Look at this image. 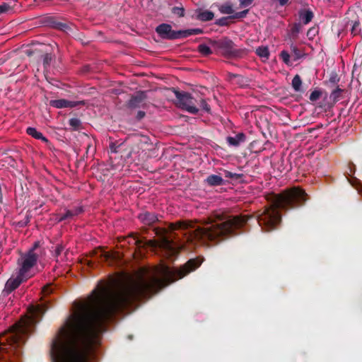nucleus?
<instances>
[{
    "instance_id": "1",
    "label": "nucleus",
    "mask_w": 362,
    "mask_h": 362,
    "mask_svg": "<svg viewBox=\"0 0 362 362\" xmlns=\"http://www.w3.org/2000/svg\"><path fill=\"white\" fill-rule=\"evenodd\" d=\"M173 281L167 267H156L112 296L109 284L101 281L92 291L89 301L78 303L58 329L50 347L52 362H89L94 346L106 329L105 324L116 313L134 302L151 298Z\"/></svg>"
},
{
    "instance_id": "2",
    "label": "nucleus",
    "mask_w": 362,
    "mask_h": 362,
    "mask_svg": "<svg viewBox=\"0 0 362 362\" xmlns=\"http://www.w3.org/2000/svg\"><path fill=\"white\" fill-rule=\"evenodd\" d=\"M250 217L247 215L225 216L223 214L216 215L214 218H209L204 226L194 228L190 222L178 221L170 223L168 229L155 228V234L158 236L162 245L166 250H173V242L167 235L168 230L173 232L176 230H187L185 233L187 242L194 245H216L230 237L240 233L242 228L248 221Z\"/></svg>"
},
{
    "instance_id": "3",
    "label": "nucleus",
    "mask_w": 362,
    "mask_h": 362,
    "mask_svg": "<svg viewBox=\"0 0 362 362\" xmlns=\"http://www.w3.org/2000/svg\"><path fill=\"white\" fill-rule=\"evenodd\" d=\"M308 199V194L299 187H293L273 194L270 204L257 212L259 226L264 231L277 229L281 223V211L298 209L303 206Z\"/></svg>"
},
{
    "instance_id": "4",
    "label": "nucleus",
    "mask_w": 362,
    "mask_h": 362,
    "mask_svg": "<svg viewBox=\"0 0 362 362\" xmlns=\"http://www.w3.org/2000/svg\"><path fill=\"white\" fill-rule=\"evenodd\" d=\"M48 308L44 303L30 305L28 308L30 315L21 318L20 321L9 328L6 341L11 348H17L23 344L28 335L35 327V325L46 313Z\"/></svg>"
},
{
    "instance_id": "5",
    "label": "nucleus",
    "mask_w": 362,
    "mask_h": 362,
    "mask_svg": "<svg viewBox=\"0 0 362 362\" xmlns=\"http://www.w3.org/2000/svg\"><path fill=\"white\" fill-rule=\"evenodd\" d=\"M341 92H311L309 99L312 103L324 108L330 107L338 100Z\"/></svg>"
},
{
    "instance_id": "6",
    "label": "nucleus",
    "mask_w": 362,
    "mask_h": 362,
    "mask_svg": "<svg viewBox=\"0 0 362 362\" xmlns=\"http://www.w3.org/2000/svg\"><path fill=\"white\" fill-rule=\"evenodd\" d=\"M176 95V105L180 108L191 113L199 112L198 100L194 98L189 92H174Z\"/></svg>"
},
{
    "instance_id": "7",
    "label": "nucleus",
    "mask_w": 362,
    "mask_h": 362,
    "mask_svg": "<svg viewBox=\"0 0 362 362\" xmlns=\"http://www.w3.org/2000/svg\"><path fill=\"white\" fill-rule=\"evenodd\" d=\"M156 31L163 39L176 40L182 38V30H173L172 26L167 23H162L157 26Z\"/></svg>"
},
{
    "instance_id": "8",
    "label": "nucleus",
    "mask_w": 362,
    "mask_h": 362,
    "mask_svg": "<svg viewBox=\"0 0 362 362\" xmlns=\"http://www.w3.org/2000/svg\"><path fill=\"white\" fill-rule=\"evenodd\" d=\"M126 107L131 110L146 107L147 95L145 92H137L136 95H132L129 100L126 103Z\"/></svg>"
},
{
    "instance_id": "9",
    "label": "nucleus",
    "mask_w": 362,
    "mask_h": 362,
    "mask_svg": "<svg viewBox=\"0 0 362 362\" xmlns=\"http://www.w3.org/2000/svg\"><path fill=\"white\" fill-rule=\"evenodd\" d=\"M201 265V262L197 259H190L183 264L175 274L174 278L180 279L190 272L196 270Z\"/></svg>"
},
{
    "instance_id": "10",
    "label": "nucleus",
    "mask_w": 362,
    "mask_h": 362,
    "mask_svg": "<svg viewBox=\"0 0 362 362\" xmlns=\"http://www.w3.org/2000/svg\"><path fill=\"white\" fill-rule=\"evenodd\" d=\"M37 255L30 250L22 257V267L20 269L21 275H25L36 263Z\"/></svg>"
},
{
    "instance_id": "11",
    "label": "nucleus",
    "mask_w": 362,
    "mask_h": 362,
    "mask_svg": "<svg viewBox=\"0 0 362 362\" xmlns=\"http://www.w3.org/2000/svg\"><path fill=\"white\" fill-rule=\"evenodd\" d=\"M219 11L223 14H233L231 18H243L246 16V15L248 13V10H244L243 11L236 12L235 13V11L233 8V6L230 3L227 2L225 4H221L218 8Z\"/></svg>"
},
{
    "instance_id": "12",
    "label": "nucleus",
    "mask_w": 362,
    "mask_h": 362,
    "mask_svg": "<svg viewBox=\"0 0 362 362\" xmlns=\"http://www.w3.org/2000/svg\"><path fill=\"white\" fill-rule=\"evenodd\" d=\"M25 275H21V272L19 275L16 277H10L6 282L4 293L6 294L11 293L13 290H15L17 287H18L21 283L23 281V276Z\"/></svg>"
},
{
    "instance_id": "13",
    "label": "nucleus",
    "mask_w": 362,
    "mask_h": 362,
    "mask_svg": "<svg viewBox=\"0 0 362 362\" xmlns=\"http://www.w3.org/2000/svg\"><path fill=\"white\" fill-rule=\"evenodd\" d=\"M138 218L143 225L148 226H153L158 221L157 214L148 211L140 213L138 215Z\"/></svg>"
},
{
    "instance_id": "14",
    "label": "nucleus",
    "mask_w": 362,
    "mask_h": 362,
    "mask_svg": "<svg viewBox=\"0 0 362 362\" xmlns=\"http://www.w3.org/2000/svg\"><path fill=\"white\" fill-rule=\"evenodd\" d=\"M85 102L83 100L81 101H70L65 99H59L51 100L49 102V105H52L57 108H63V107H74L77 105H84Z\"/></svg>"
},
{
    "instance_id": "15",
    "label": "nucleus",
    "mask_w": 362,
    "mask_h": 362,
    "mask_svg": "<svg viewBox=\"0 0 362 362\" xmlns=\"http://www.w3.org/2000/svg\"><path fill=\"white\" fill-rule=\"evenodd\" d=\"M83 212V206H76L74 209L66 210V211L64 214L59 216L57 221L62 222L66 219H71L74 217L81 214Z\"/></svg>"
},
{
    "instance_id": "16",
    "label": "nucleus",
    "mask_w": 362,
    "mask_h": 362,
    "mask_svg": "<svg viewBox=\"0 0 362 362\" xmlns=\"http://www.w3.org/2000/svg\"><path fill=\"white\" fill-rule=\"evenodd\" d=\"M195 14L196 19L204 22L211 21L214 17V14L212 11L201 8L196 10Z\"/></svg>"
},
{
    "instance_id": "17",
    "label": "nucleus",
    "mask_w": 362,
    "mask_h": 362,
    "mask_svg": "<svg viewBox=\"0 0 362 362\" xmlns=\"http://www.w3.org/2000/svg\"><path fill=\"white\" fill-rule=\"evenodd\" d=\"M204 182L211 187L221 186L225 184V181L222 176L216 175H211L208 176Z\"/></svg>"
},
{
    "instance_id": "18",
    "label": "nucleus",
    "mask_w": 362,
    "mask_h": 362,
    "mask_svg": "<svg viewBox=\"0 0 362 362\" xmlns=\"http://www.w3.org/2000/svg\"><path fill=\"white\" fill-rule=\"evenodd\" d=\"M245 140V135L243 132H239L234 136H228L227 141L229 145L233 146H238L241 143Z\"/></svg>"
},
{
    "instance_id": "19",
    "label": "nucleus",
    "mask_w": 362,
    "mask_h": 362,
    "mask_svg": "<svg viewBox=\"0 0 362 362\" xmlns=\"http://www.w3.org/2000/svg\"><path fill=\"white\" fill-rule=\"evenodd\" d=\"M26 132L28 134L36 139L41 140L45 143L49 141L48 139L43 135V134L40 132H38L35 127H28L26 129Z\"/></svg>"
},
{
    "instance_id": "20",
    "label": "nucleus",
    "mask_w": 362,
    "mask_h": 362,
    "mask_svg": "<svg viewBox=\"0 0 362 362\" xmlns=\"http://www.w3.org/2000/svg\"><path fill=\"white\" fill-rule=\"evenodd\" d=\"M132 238V244L136 245L138 248L143 247L147 245V242L145 239L139 238L136 233H132L130 235Z\"/></svg>"
},
{
    "instance_id": "21",
    "label": "nucleus",
    "mask_w": 362,
    "mask_h": 362,
    "mask_svg": "<svg viewBox=\"0 0 362 362\" xmlns=\"http://www.w3.org/2000/svg\"><path fill=\"white\" fill-rule=\"evenodd\" d=\"M203 33L201 28H192L187 30H182V38L187 37L190 35H199Z\"/></svg>"
},
{
    "instance_id": "22",
    "label": "nucleus",
    "mask_w": 362,
    "mask_h": 362,
    "mask_svg": "<svg viewBox=\"0 0 362 362\" xmlns=\"http://www.w3.org/2000/svg\"><path fill=\"white\" fill-rule=\"evenodd\" d=\"M257 54L261 58H264L265 59H267L269 56V51L267 47H259L256 49Z\"/></svg>"
},
{
    "instance_id": "23",
    "label": "nucleus",
    "mask_w": 362,
    "mask_h": 362,
    "mask_svg": "<svg viewBox=\"0 0 362 362\" xmlns=\"http://www.w3.org/2000/svg\"><path fill=\"white\" fill-rule=\"evenodd\" d=\"M313 18V13L310 11H305L300 13V18L305 24L310 23Z\"/></svg>"
},
{
    "instance_id": "24",
    "label": "nucleus",
    "mask_w": 362,
    "mask_h": 362,
    "mask_svg": "<svg viewBox=\"0 0 362 362\" xmlns=\"http://www.w3.org/2000/svg\"><path fill=\"white\" fill-rule=\"evenodd\" d=\"M69 125L72 130L76 131L81 128V122L78 118H71L69 120Z\"/></svg>"
},
{
    "instance_id": "25",
    "label": "nucleus",
    "mask_w": 362,
    "mask_h": 362,
    "mask_svg": "<svg viewBox=\"0 0 362 362\" xmlns=\"http://www.w3.org/2000/svg\"><path fill=\"white\" fill-rule=\"evenodd\" d=\"M225 177L227 179L239 180L243 177V174L233 173L228 170H224Z\"/></svg>"
},
{
    "instance_id": "26",
    "label": "nucleus",
    "mask_w": 362,
    "mask_h": 362,
    "mask_svg": "<svg viewBox=\"0 0 362 362\" xmlns=\"http://www.w3.org/2000/svg\"><path fill=\"white\" fill-rule=\"evenodd\" d=\"M302 81L298 75H296L292 80V86L295 90H299Z\"/></svg>"
},
{
    "instance_id": "27",
    "label": "nucleus",
    "mask_w": 362,
    "mask_h": 362,
    "mask_svg": "<svg viewBox=\"0 0 362 362\" xmlns=\"http://www.w3.org/2000/svg\"><path fill=\"white\" fill-rule=\"evenodd\" d=\"M199 52L204 55H209L211 53V50L209 46L205 44H201L198 47Z\"/></svg>"
},
{
    "instance_id": "28",
    "label": "nucleus",
    "mask_w": 362,
    "mask_h": 362,
    "mask_svg": "<svg viewBox=\"0 0 362 362\" xmlns=\"http://www.w3.org/2000/svg\"><path fill=\"white\" fill-rule=\"evenodd\" d=\"M291 49L292 53L295 56V59H298L302 57L303 54H302L301 52L293 44H292L291 45Z\"/></svg>"
},
{
    "instance_id": "29",
    "label": "nucleus",
    "mask_w": 362,
    "mask_h": 362,
    "mask_svg": "<svg viewBox=\"0 0 362 362\" xmlns=\"http://www.w3.org/2000/svg\"><path fill=\"white\" fill-rule=\"evenodd\" d=\"M280 57L285 64H290V54L287 51L283 50L280 54Z\"/></svg>"
},
{
    "instance_id": "30",
    "label": "nucleus",
    "mask_w": 362,
    "mask_h": 362,
    "mask_svg": "<svg viewBox=\"0 0 362 362\" xmlns=\"http://www.w3.org/2000/svg\"><path fill=\"white\" fill-rule=\"evenodd\" d=\"M360 28H359V23L358 21H355L354 24L352 25L351 28V34L353 35H357L360 33Z\"/></svg>"
},
{
    "instance_id": "31",
    "label": "nucleus",
    "mask_w": 362,
    "mask_h": 362,
    "mask_svg": "<svg viewBox=\"0 0 362 362\" xmlns=\"http://www.w3.org/2000/svg\"><path fill=\"white\" fill-rule=\"evenodd\" d=\"M173 13L180 17H182L185 15V10L182 7L175 6L173 8Z\"/></svg>"
},
{
    "instance_id": "32",
    "label": "nucleus",
    "mask_w": 362,
    "mask_h": 362,
    "mask_svg": "<svg viewBox=\"0 0 362 362\" xmlns=\"http://www.w3.org/2000/svg\"><path fill=\"white\" fill-rule=\"evenodd\" d=\"M114 257L112 254L108 253V252H101L100 253V259L101 260L108 261L109 259H113Z\"/></svg>"
},
{
    "instance_id": "33",
    "label": "nucleus",
    "mask_w": 362,
    "mask_h": 362,
    "mask_svg": "<svg viewBox=\"0 0 362 362\" xmlns=\"http://www.w3.org/2000/svg\"><path fill=\"white\" fill-rule=\"evenodd\" d=\"M30 222V216L27 215L25 218L17 223V226L20 227H26Z\"/></svg>"
},
{
    "instance_id": "34",
    "label": "nucleus",
    "mask_w": 362,
    "mask_h": 362,
    "mask_svg": "<svg viewBox=\"0 0 362 362\" xmlns=\"http://www.w3.org/2000/svg\"><path fill=\"white\" fill-rule=\"evenodd\" d=\"M239 1L240 8H246L252 4L253 0H239Z\"/></svg>"
},
{
    "instance_id": "35",
    "label": "nucleus",
    "mask_w": 362,
    "mask_h": 362,
    "mask_svg": "<svg viewBox=\"0 0 362 362\" xmlns=\"http://www.w3.org/2000/svg\"><path fill=\"white\" fill-rule=\"evenodd\" d=\"M232 41L230 40H224L223 41L221 42L220 45L222 47H226V48H228V49H230L231 47H232Z\"/></svg>"
},
{
    "instance_id": "36",
    "label": "nucleus",
    "mask_w": 362,
    "mask_h": 362,
    "mask_svg": "<svg viewBox=\"0 0 362 362\" xmlns=\"http://www.w3.org/2000/svg\"><path fill=\"white\" fill-rule=\"evenodd\" d=\"M64 247L62 245H57L54 250V256L58 257L62 254V252L64 251Z\"/></svg>"
},
{
    "instance_id": "37",
    "label": "nucleus",
    "mask_w": 362,
    "mask_h": 362,
    "mask_svg": "<svg viewBox=\"0 0 362 362\" xmlns=\"http://www.w3.org/2000/svg\"><path fill=\"white\" fill-rule=\"evenodd\" d=\"M11 9V7L7 4L4 3L0 5V15L8 11Z\"/></svg>"
},
{
    "instance_id": "38",
    "label": "nucleus",
    "mask_w": 362,
    "mask_h": 362,
    "mask_svg": "<svg viewBox=\"0 0 362 362\" xmlns=\"http://www.w3.org/2000/svg\"><path fill=\"white\" fill-rule=\"evenodd\" d=\"M200 106L202 109H204V110H206V112H209L210 110V106L208 103H206V102L205 100H204L203 99H201L200 100Z\"/></svg>"
},
{
    "instance_id": "39",
    "label": "nucleus",
    "mask_w": 362,
    "mask_h": 362,
    "mask_svg": "<svg viewBox=\"0 0 362 362\" xmlns=\"http://www.w3.org/2000/svg\"><path fill=\"white\" fill-rule=\"evenodd\" d=\"M52 60V56L51 54H47L45 55L43 59V64L45 66H47L49 64L50 62Z\"/></svg>"
},
{
    "instance_id": "40",
    "label": "nucleus",
    "mask_w": 362,
    "mask_h": 362,
    "mask_svg": "<svg viewBox=\"0 0 362 362\" xmlns=\"http://www.w3.org/2000/svg\"><path fill=\"white\" fill-rule=\"evenodd\" d=\"M119 147V145H117L115 143H111L110 144V152L112 153H117V148Z\"/></svg>"
},
{
    "instance_id": "41",
    "label": "nucleus",
    "mask_w": 362,
    "mask_h": 362,
    "mask_svg": "<svg viewBox=\"0 0 362 362\" xmlns=\"http://www.w3.org/2000/svg\"><path fill=\"white\" fill-rule=\"evenodd\" d=\"M145 117V112L142 110H139L137 112L136 118L137 120H141V119Z\"/></svg>"
},
{
    "instance_id": "42",
    "label": "nucleus",
    "mask_w": 362,
    "mask_h": 362,
    "mask_svg": "<svg viewBox=\"0 0 362 362\" xmlns=\"http://www.w3.org/2000/svg\"><path fill=\"white\" fill-rule=\"evenodd\" d=\"M92 71V67L90 65H86L83 67L82 71L83 73H88Z\"/></svg>"
},
{
    "instance_id": "43",
    "label": "nucleus",
    "mask_w": 362,
    "mask_h": 362,
    "mask_svg": "<svg viewBox=\"0 0 362 362\" xmlns=\"http://www.w3.org/2000/svg\"><path fill=\"white\" fill-rule=\"evenodd\" d=\"M274 1H276L281 6L286 5L289 1V0H274Z\"/></svg>"
},
{
    "instance_id": "44",
    "label": "nucleus",
    "mask_w": 362,
    "mask_h": 362,
    "mask_svg": "<svg viewBox=\"0 0 362 362\" xmlns=\"http://www.w3.org/2000/svg\"><path fill=\"white\" fill-rule=\"evenodd\" d=\"M37 247V243H35V244L34 245L33 247L30 250H33V252H34V250H35V249Z\"/></svg>"
},
{
    "instance_id": "45",
    "label": "nucleus",
    "mask_w": 362,
    "mask_h": 362,
    "mask_svg": "<svg viewBox=\"0 0 362 362\" xmlns=\"http://www.w3.org/2000/svg\"><path fill=\"white\" fill-rule=\"evenodd\" d=\"M88 265L89 267H90V266L92 265V262H88Z\"/></svg>"
},
{
    "instance_id": "46",
    "label": "nucleus",
    "mask_w": 362,
    "mask_h": 362,
    "mask_svg": "<svg viewBox=\"0 0 362 362\" xmlns=\"http://www.w3.org/2000/svg\"><path fill=\"white\" fill-rule=\"evenodd\" d=\"M335 90L340 91V90H342L341 88H337Z\"/></svg>"
}]
</instances>
